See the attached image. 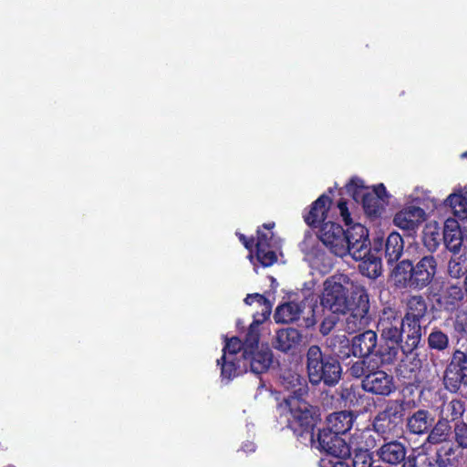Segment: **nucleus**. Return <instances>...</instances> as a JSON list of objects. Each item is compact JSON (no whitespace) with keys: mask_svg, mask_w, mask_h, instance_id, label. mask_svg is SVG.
<instances>
[{"mask_svg":"<svg viewBox=\"0 0 467 467\" xmlns=\"http://www.w3.org/2000/svg\"><path fill=\"white\" fill-rule=\"evenodd\" d=\"M318 237L325 246L337 256L348 255V240L343 228L333 222L324 223L318 232Z\"/></svg>","mask_w":467,"mask_h":467,"instance_id":"nucleus-10","label":"nucleus"},{"mask_svg":"<svg viewBox=\"0 0 467 467\" xmlns=\"http://www.w3.org/2000/svg\"><path fill=\"white\" fill-rule=\"evenodd\" d=\"M240 240L243 242L244 245L247 249H251L253 243L251 240L246 239V237L244 234H240Z\"/></svg>","mask_w":467,"mask_h":467,"instance_id":"nucleus-49","label":"nucleus"},{"mask_svg":"<svg viewBox=\"0 0 467 467\" xmlns=\"http://www.w3.org/2000/svg\"><path fill=\"white\" fill-rule=\"evenodd\" d=\"M378 455L380 460L386 463L396 465L402 462L406 457L405 446L397 441H389L383 444Z\"/></svg>","mask_w":467,"mask_h":467,"instance_id":"nucleus-20","label":"nucleus"},{"mask_svg":"<svg viewBox=\"0 0 467 467\" xmlns=\"http://www.w3.org/2000/svg\"><path fill=\"white\" fill-rule=\"evenodd\" d=\"M377 343V334L372 330H367L353 337L351 343L352 353L356 357H368L373 352Z\"/></svg>","mask_w":467,"mask_h":467,"instance_id":"nucleus-17","label":"nucleus"},{"mask_svg":"<svg viewBox=\"0 0 467 467\" xmlns=\"http://www.w3.org/2000/svg\"><path fill=\"white\" fill-rule=\"evenodd\" d=\"M354 458L350 461L351 467H373L370 452L366 449L353 446Z\"/></svg>","mask_w":467,"mask_h":467,"instance_id":"nucleus-38","label":"nucleus"},{"mask_svg":"<svg viewBox=\"0 0 467 467\" xmlns=\"http://www.w3.org/2000/svg\"><path fill=\"white\" fill-rule=\"evenodd\" d=\"M464 412V407L462 401L452 400L441 405L439 417L446 421L455 420L462 417Z\"/></svg>","mask_w":467,"mask_h":467,"instance_id":"nucleus-33","label":"nucleus"},{"mask_svg":"<svg viewBox=\"0 0 467 467\" xmlns=\"http://www.w3.org/2000/svg\"><path fill=\"white\" fill-rule=\"evenodd\" d=\"M386 347L380 350V355L382 359L387 363H392L399 354L400 349L402 350L404 354H408L409 352H405L403 347L405 346V342H386Z\"/></svg>","mask_w":467,"mask_h":467,"instance_id":"nucleus-39","label":"nucleus"},{"mask_svg":"<svg viewBox=\"0 0 467 467\" xmlns=\"http://www.w3.org/2000/svg\"><path fill=\"white\" fill-rule=\"evenodd\" d=\"M354 422V415L350 411L342 410L331 413L327 418V428L324 431H332V433L343 435L349 431Z\"/></svg>","mask_w":467,"mask_h":467,"instance_id":"nucleus-19","label":"nucleus"},{"mask_svg":"<svg viewBox=\"0 0 467 467\" xmlns=\"http://www.w3.org/2000/svg\"><path fill=\"white\" fill-rule=\"evenodd\" d=\"M282 385L290 392L288 396H299V398H302L308 392L305 379L295 372H285L282 376Z\"/></svg>","mask_w":467,"mask_h":467,"instance_id":"nucleus-24","label":"nucleus"},{"mask_svg":"<svg viewBox=\"0 0 467 467\" xmlns=\"http://www.w3.org/2000/svg\"><path fill=\"white\" fill-rule=\"evenodd\" d=\"M425 212L417 206H408L397 213L394 216V224L408 231H413L425 220Z\"/></svg>","mask_w":467,"mask_h":467,"instance_id":"nucleus-14","label":"nucleus"},{"mask_svg":"<svg viewBox=\"0 0 467 467\" xmlns=\"http://www.w3.org/2000/svg\"><path fill=\"white\" fill-rule=\"evenodd\" d=\"M390 279L398 287L412 288L411 263L409 260L399 263L392 270Z\"/></svg>","mask_w":467,"mask_h":467,"instance_id":"nucleus-26","label":"nucleus"},{"mask_svg":"<svg viewBox=\"0 0 467 467\" xmlns=\"http://www.w3.org/2000/svg\"><path fill=\"white\" fill-rule=\"evenodd\" d=\"M363 389L376 395L388 396L395 390L393 377L383 370L371 371L362 380Z\"/></svg>","mask_w":467,"mask_h":467,"instance_id":"nucleus-12","label":"nucleus"},{"mask_svg":"<svg viewBox=\"0 0 467 467\" xmlns=\"http://www.w3.org/2000/svg\"><path fill=\"white\" fill-rule=\"evenodd\" d=\"M244 349V344L241 343V341L237 337H232L229 339L223 351V358H237V353L241 349Z\"/></svg>","mask_w":467,"mask_h":467,"instance_id":"nucleus-41","label":"nucleus"},{"mask_svg":"<svg viewBox=\"0 0 467 467\" xmlns=\"http://www.w3.org/2000/svg\"><path fill=\"white\" fill-rule=\"evenodd\" d=\"M306 371L309 381L317 385L323 381L326 385L333 386L341 377V366L333 357L324 356L321 348L311 346L306 352Z\"/></svg>","mask_w":467,"mask_h":467,"instance_id":"nucleus-3","label":"nucleus"},{"mask_svg":"<svg viewBox=\"0 0 467 467\" xmlns=\"http://www.w3.org/2000/svg\"><path fill=\"white\" fill-rule=\"evenodd\" d=\"M303 337L296 328H284L276 333L275 348L281 351L286 352L298 347L302 342Z\"/></svg>","mask_w":467,"mask_h":467,"instance_id":"nucleus-22","label":"nucleus"},{"mask_svg":"<svg viewBox=\"0 0 467 467\" xmlns=\"http://www.w3.org/2000/svg\"><path fill=\"white\" fill-rule=\"evenodd\" d=\"M461 224L462 227V234L464 236V240L467 243V219L462 221V223Z\"/></svg>","mask_w":467,"mask_h":467,"instance_id":"nucleus-51","label":"nucleus"},{"mask_svg":"<svg viewBox=\"0 0 467 467\" xmlns=\"http://www.w3.org/2000/svg\"><path fill=\"white\" fill-rule=\"evenodd\" d=\"M259 326L260 320L250 325L242 354L244 368H246L249 365L250 370L255 374L265 372L273 362V354L269 347L258 344Z\"/></svg>","mask_w":467,"mask_h":467,"instance_id":"nucleus-4","label":"nucleus"},{"mask_svg":"<svg viewBox=\"0 0 467 467\" xmlns=\"http://www.w3.org/2000/svg\"><path fill=\"white\" fill-rule=\"evenodd\" d=\"M343 338H345V341H346V342H348V338H346V336H343Z\"/></svg>","mask_w":467,"mask_h":467,"instance_id":"nucleus-57","label":"nucleus"},{"mask_svg":"<svg viewBox=\"0 0 467 467\" xmlns=\"http://www.w3.org/2000/svg\"><path fill=\"white\" fill-rule=\"evenodd\" d=\"M333 467H351L350 463L344 461H337L334 463Z\"/></svg>","mask_w":467,"mask_h":467,"instance_id":"nucleus-50","label":"nucleus"},{"mask_svg":"<svg viewBox=\"0 0 467 467\" xmlns=\"http://www.w3.org/2000/svg\"><path fill=\"white\" fill-rule=\"evenodd\" d=\"M454 436L458 445L462 448H467V424L459 421L454 425Z\"/></svg>","mask_w":467,"mask_h":467,"instance_id":"nucleus-43","label":"nucleus"},{"mask_svg":"<svg viewBox=\"0 0 467 467\" xmlns=\"http://www.w3.org/2000/svg\"><path fill=\"white\" fill-rule=\"evenodd\" d=\"M462 158H467V151H465V152H463V153L462 154Z\"/></svg>","mask_w":467,"mask_h":467,"instance_id":"nucleus-54","label":"nucleus"},{"mask_svg":"<svg viewBox=\"0 0 467 467\" xmlns=\"http://www.w3.org/2000/svg\"><path fill=\"white\" fill-rule=\"evenodd\" d=\"M310 266L322 274L329 272L334 265L332 258L318 247L312 248L306 254Z\"/></svg>","mask_w":467,"mask_h":467,"instance_id":"nucleus-25","label":"nucleus"},{"mask_svg":"<svg viewBox=\"0 0 467 467\" xmlns=\"http://www.w3.org/2000/svg\"><path fill=\"white\" fill-rule=\"evenodd\" d=\"M264 227L269 230L274 227V223L265 224Z\"/></svg>","mask_w":467,"mask_h":467,"instance_id":"nucleus-53","label":"nucleus"},{"mask_svg":"<svg viewBox=\"0 0 467 467\" xmlns=\"http://www.w3.org/2000/svg\"><path fill=\"white\" fill-rule=\"evenodd\" d=\"M458 368L456 380L467 385V351L457 350L454 352L449 372H452V368Z\"/></svg>","mask_w":467,"mask_h":467,"instance_id":"nucleus-34","label":"nucleus"},{"mask_svg":"<svg viewBox=\"0 0 467 467\" xmlns=\"http://www.w3.org/2000/svg\"><path fill=\"white\" fill-rule=\"evenodd\" d=\"M347 192L351 194L356 202H361L365 213L369 216H377L384 209L386 201L382 195L370 192V188L366 187L362 180L354 178L346 186Z\"/></svg>","mask_w":467,"mask_h":467,"instance_id":"nucleus-7","label":"nucleus"},{"mask_svg":"<svg viewBox=\"0 0 467 467\" xmlns=\"http://www.w3.org/2000/svg\"><path fill=\"white\" fill-rule=\"evenodd\" d=\"M343 338H345V341H346V342H348V338H346V336H343Z\"/></svg>","mask_w":467,"mask_h":467,"instance_id":"nucleus-56","label":"nucleus"},{"mask_svg":"<svg viewBox=\"0 0 467 467\" xmlns=\"http://www.w3.org/2000/svg\"><path fill=\"white\" fill-rule=\"evenodd\" d=\"M443 241L448 250L457 254L463 243L462 227L456 220L447 219L443 228Z\"/></svg>","mask_w":467,"mask_h":467,"instance_id":"nucleus-16","label":"nucleus"},{"mask_svg":"<svg viewBox=\"0 0 467 467\" xmlns=\"http://www.w3.org/2000/svg\"><path fill=\"white\" fill-rule=\"evenodd\" d=\"M343 338H345V341H346V342H348V338H346V336H343Z\"/></svg>","mask_w":467,"mask_h":467,"instance_id":"nucleus-55","label":"nucleus"},{"mask_svg":"<svg viewBox=\"0 0 467 467\" xmlns=\"http://www.w3.org/2000/svg\"><path fill=\"white\" fill-rule=\"evenodd\" d=\"M401 314L390 307L384 308L378 321V331L385 342H401L404 322Z\"/></svg>","mask_w":467,"mask_h":467,"instance_id":"nucleus-8","label":"nucleus"},{"mask_svg":"<svg viewBox=\"0 0 467 467\" xmlns=\"http://www.w3.org/2000/svg\"><path fill=\"white\" fill-rule=\"evenodd\" d=\"M370 192H377L378 195H382L383 199L386 201L387 192L383 184H379L373 188H370Z\"/></svg>","mask_w":467,"mask_h":467,"instance_id":"nucleus-48","label":"nucleus"},{"mask_svg":"<svg viewBox=\"0 0 467 467\" xmlns=\"http://www.w3.org/2000/svg\"><path fill=\"white\" fill-rule=\"evenodd\" d=\"M352 446L360 449H366L369 451L377 444L376 439L372 434V431L365 429L363 431H357L352 437Z\"/></svg>","mask_w":467,"mask_h":467,"instance_id":"nucleus-35","label":"nucleus"},{"mask_svg":"<svg viewBox=\"0 0 467 467\" xmlns=\"http://www.w3.org/2000/svg\"><path fill=\"white\" fill-rule=\"evenodd\" d=\"M279 408L286 415L288 424L296 435L306 436L309 441H314L313 430L319 420L316 408L299 396L285 397Z\"/></svg>","mask_w":467,"mask_h":467,"instance_id":"nucleus-2","label":"nucleus"},{"mask_svg":"<svg viewBox=\"0 0 467 467\" xmlns=\"http://www.w3.org/2000/svg\"><path fill=\"white\" fill-rule=\"evenodd\" d=\"M330 204V198L325 194L321 195L312 204L309 213L305 216L306 223L310 226L317 227L327 219Z\"/></svg>","mask_w":467,"mask_h":467,"instance_id":"nucleus-21","label":"nucleus"},{"mask_svg":"<svg viewBox=\"0 0 467 467\" xmlns=\"http://www.w3.org/2000/svg\"><path fill=\"white\" fill-rule=\"evenodd\" d=\"M462 297V290L460 286L457 285L450 286L443 296L445 304L451 306H454L457 302L461 301Z\"/></svg>","mask_w":467,"mask_h":467,"instance_id":"nucleus-42","label":"nucleus"},{"mask_svg":"<svg viewBox=\"0 0 467 467\" xmlns=\"http://www.w3.org/2000/svg\"><path fill=\"white\" fill-rule=\"evenodd\" d=\"M371 372L367 365V360H359L354 363L350 368V373L356 378L366 377L368 373Z\"/></svg>","mask_w":467,"mask_h":467,"instance_id":"nucleus-44","label":"nucleus"},{"mask_svg":"<svg viewBox=\"0 0 467 467\" xmlns=\"http://www.w3.org/2000/svg\"><path fill=\"white\" fill-rule=\"evenodd\" d=\"M244 450L253 451H254V445L253 443H251V444H249V446H247V449H244Z\"/></svg>","mask_w":467,"mask_h":467,"instance_id":"nucleus-52","label":"nucleus"},{"mask_svg":"<svg viewBox=\"0 0 467 467\" xmlns=\"http://www.w3.org/2000/svg\"><path fill=\"white\" fill-rule=\"evenodd\" d=\"M429 347L439 351L444 350L449 346L447 334L440 329H433L428 337Z\"/></svg>","mask_w":467,"mask_h":467,"instance_id":"nucleus-37","label":"nucleus"},{"mask_svg":"<svg viewBox=\"0 0 467 467\" xmlns=\"http://www.w3.org/2000/svg\"><path fill=\"white\" fill-rule=\"evenodd\" d=\"M217 362L218 364H221L223 379H226L228 380L246 370L245 368H244V363L238 358H222L221 360H218Z\"/></svg>","mask_w":467,"mask_h":467,"instance_id":"nucleus-31","label":"nucleus"},{"mask_svg":"<svg viewBox=\"0 0 467 467\" xmlns=\"http://www.w3.org/2000/svg\"><path fill=\"white\" fill-rule=\"evenodd\" d=\"M340 215L347 225L351 223L350 214L345 202H339L337 204Z\"/></svg>","mask_w":467,"mask_h":467,"instance_id":"nucleus-46","label":"nucleus"},{"mask_svg":"<svg viewBox=\"0 0 467 467\" xmlns=\"http://www.w3.org/2000/svg\"><path fill=\"white\" fill-rule=\"evenodd\" d=\"M254 301H256L262 306V313L260 315H255L253 322L260 320V324H262L270 316L272 306L270 302L260 294L248 295L244 298V303L246 305H251Z\"/></svg>","mask_w":467,"mask_h":467,"instance_id":"nucleus-36","label":"nucleus"},{"mask_svg":"<svg viewBox=\"0 0 467 467\" xmlns=\"http://www.w3.org/2000/svg\"><path fill=\"white\" fill-rule=\"evenodd\" d=\"M335 325L336 321L333 317L325 318L320 325V333L324 336L327 335Z\"/></svg>","mask_w":467,"mask_h":467,"instance_id":"nucleus-45","label":"nucleus"},{"mask_svg":"<svg viewBox=\"0 0 467 467\" xmlns=\"http://www.w3.org/2000/svg\"><path fill=\"white\" fill-rule=\"evenodd\" d=\"M423 244L429 251H435L441 244V235L439 224L434 222L426 223L423 229Z\"/></svg>","mask_w":467,"mask_h":467,"instance_id":"nucleus-30","label":"nucleus"},{"mask_svg":"<svg viewBox=\"0 0 467 467\" xmlns=\"http://www.w3.org/2000/svg\"><path fill=\"white\" fill-rule=\"evenodd\" d=\"M321 306L334 314H346L349 329H356L368 324L369 310L368 295L361 286H355L346 275H335L326 279L320 295Z\"/></svg>","mask_w":467,"mask_h":467,"instance_id":"nucleus-1","label":"nucleus"},{"mask_svg":"<svg viewBox=\"0 0 467 467\" xmlns=\"http://www.w3.org/2000/svg\"><path fill=\"white\" fill-rule=\"evenodd\" d=\"M426 311L427 305L421 296H412L409 298L407 313L404 317L409 327L405 346L403 347L405 352H411L418 347L421 337L420 320L425 316Z\"/></svg>","mask_w":467,"mask_h":467,"instance_id":"nucleus-6","label":"nucleus"},{"mask_svg":"<svg viewBox=\"0 0 467 467\" xmlns=\"http://www.w3.org/2000/svg\"><path fill=\"white\" fill-rule=\"evenodd\" d=\"M359 270L363 275L376 278L381 275L382 265L380 257L368 250V254L360 259Z\"/></svg>","mask_w":467,"mask_h":467,"instance_id":"nucleus-27","label":"nucleus"},{"mask_svg":"<svg viewBox=\"0 0 467 467\" xmlns=\"http://www.w3.org/2000/svg\"><path fill=\"white\" fill-rule=\"evenodd\" d=\"M274 318L276 323L288 324L301 321L305 327H313L316 323L315 306L309 305L306 298L302 300H291L278 306Z\"/></svg>","mask_w":467,"mask_h":467,"instance_id":"nucleus-5","label":"nucleus"},{"mask_svg":"<svg viewBox=\"0 0 467 467\" xmlns=\"http://www.w3.org/2000/svg\"><path fill=\"white\" fill-rule=\"evenodd\" d=\"M318 450L338 459H348L352 451V441L348 442L341 435L329 431H320L317 440L311 441Z\"/></svg>","mask_w":467,"mask_h":467,"instance_id":"nucleus-9","label":"nucleus"},{"mask_svg":"<svg viewBox=\"0 0 467 467\" xmlns=\"http://www.w3.org/2000/svg\"><path fill=\"white\" fill-rule=\"evenodd\" d=\"M465 270V259L462 256L451 258L448 265V273L453 278L462 276Z\"/></svg>","mask_w":467,"mask_h":467,"instance_id":"nucleus-40","label":"nucleus"},{"mask_svg":"<svg viewBox=\"0 0 467 467\" xmlns=\"http://www.w3.org/2000/svg\"><path fill=\"white\" fill-rule=\"evenodd\" d=\"M451 432V426L449 421H446L439 417L438 421L431 429L427 441L431 444H440L449 440Z\"/></svg>","mask_w":467,"mask_h":467,"instance_id":"nucleus-29","label":"nucleus"},{"mask_svg":"<svg viewBox=\"0 0 467 467\" xmlns=\"http://www.w3.org/2000/svg\"><path fill=\"white\" fill-rule=\"evenodd\" d=\"M348 240V255L354 260L364 258L368 253V233L365 226L356 223L345 232Z\"/></svg>","mask_w":467,"mask_h":467,"instance_id":"nucleus-11","label":"nucleus"},{"mask_svg":"<svg viewBox=\"0 0 467 467\" xmlns=\"http://www.w3.org/2000/svg\"><path fill=\"white\" fill-rule=\"evenodd\" d=\"M403 239L398 233H391L385 243V255L389 263L396 262L402 254Z\"/></svg>","mask_w":467,"mask_h":467,"instance_id":"nucleus-28","label":"nucleus"},{"mask_svg":"<svg viewBox=\"0 0 467 467\" xmlns=\"http://www.w3.org/2000/svg\"><path fill=\"white\" fill-rule=\"evenodd\" d=\"M433 418L425 410H419L410 415L407 419V429L413 434H423L432 425Z\"/></svg>","mask_w":467,"mask_h":467,"instance_id":"nucleus-23","label":"nucleus"},{"mask_svg":"<svg viewBox=\"0 0 467 467\" xmlns=\"http://www.w3.org/2000/svg\"><path fill=\"white\" fill-rule=\"evenodd\" d=\"M437 269V262L433 256L422 257L415 266L411 265L412 288L422 289L433 279Z\"/></svg>","mask_w":467,"mask_h":467,"instance_id":"nucleus-13","label":"nucleus"},{"mask_svg":"<svg viewBox=\"0 0 467 467\" xmlns=\"http://www.w3.org/2000/svg\"><path fill=\"white\" fill-rule=\"evenodd\" d=\"M447 202L455 216L464 218L467 215V188L451 194Z\"/></svg>","mask_w":467,"mask_h":467,"instance_id":"nucleus-32","label":"nucleus"},{"mask_svg":"<svg viewBox=\"0 0 467 467\" xmlns=\"http://www.w3.org/2000/svg\"><path fill=\"white\" fill-rule=\"evenodd\" d=\"M457 325L462 327V329L467 332V310L461 312L457 316Z\"/></svg>","mask_w":467,"mask_h":467,"instance_id":"nucleus-47","label":"nucleus"},{"mask_svg":"<svg viewBox=\"0 0 467 467\" xmlns=\"http://www.w3.org/2000/svg\"><path fill=\"white\" fill-rule=\"evenodd\" d=\"M373 428L384 440L389 439L397 434V418L389 410H383L375 417Z\"/></svg>","mask_w":467,"mask_h":467,"instance_id":"nucleus-18","label":"nucleus"},{"mask_svg":"<svg viewBox=\"0 0 467 467\" xmlns=\"http://www.w3.org/2000/svg\"><path fill=\"white\" fill-rule=\"evenodd\" d=\"M272 233L257 231L256 256L263 266H270L276 262L275 244L272 241Z\"/></svg>","mask_w":467,"mask_h":467,"instance_id":"nucleus-15","label":"nucleus"}]
</instances>
